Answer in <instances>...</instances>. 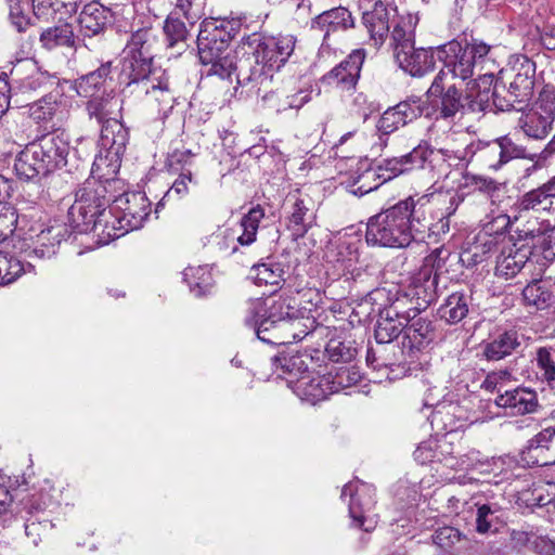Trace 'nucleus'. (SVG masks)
Returning <instances> with one entry per match:
<instances>
[{
    "mask_svg": "<svg viewBox=\"0 0 555 555\" xmlns=\"http://www.w3.org/2000/svg\"><path fill=\"white\" fill-rule=\"evenodd\" d=\"M495 404L513 415L534 413L539 408L535 391L528 388H515L506 390L495 399Z\"/></svg>",
    "mask_w": 555,
    "mask_h": 555,
    "instance_id": "23",
    "label": "nucleus"
},
{
    "mask_svg": "<svg viewBox=\"0 0 555 555\" xmlns=\"http://www.w3.org/2000/svg\"><path fill=\"white\" fill-rule=\"evenodd\" d=\"M426 406H434L435 410L433 411L431 415L429 416V421L431 424V427L435 428L437 431H446L451 433L456 429V422L454 420V412L457 409V406L451 402L446 403H437L435 404L429 399L425 400L424 403Z\"/></svg>",
    "mask_w": 555,
    "mask_h": 555,
    "instance_id": "42",
    "label": "nucleus"
},
{
    "mask_svg": "<svg viewBox=\"0 0 555 555\" xmlns=\"http://www.w3.org/2000/svg\"><path fill=\"white\" fill-rule=\"evenodd\" d=\"M521 338L522 336L514 328L498 332L482 344V354L489 361L504 359L520 347Z\"/></svg>",
    "mask_w": 555,
    "mask_h": 555,
    "instance_id": "24",
    "label": "nucleus"
},
{
    "mask_svg": "<svg viewBox=\"0 0 555 555\" xmlns=\"http://www.w3.org/2000/svg\"><path fill=\"white\" fill-rule=\"evenodd\" d=\"M555 120V93L544 89L534 105L519 118V127L532 139L542 140L550 133Z\"/></svg>",
    "mask_w": 555,
    "mask_h": 555,
    "instance_id": "14",
    "label": "nucleus"
},
{
    "mask_svg": "<svg viewBox=\"0 0 555 555\" xmlns=\"http://www.w3.org/2000/svg\"><path fill=\"white\" fill-rule=\"evenodd\" d=\"M29 262L24 264L20 259L0 253V286L15 282L27 270H33Z\"/></svg>",
    "mask_w": 555,
    "mask_h": 555,
    "instance_id": "48",
    "label": "nucleus"
},
{
    "mask_svg": "<svg viewBox=\"0 0 555 555\" xmlns=\"http://www.w3.org/2000/svg\"><path fill=\"white\" fill-rule=\"evenodd\" d=\"M535 65L525 57L508 70H501L494 80L492 73H479L469 87V107L482 113L494 106L500 111H521L533 95Z\"/></svg>",
    "mask_w": 555,
    "mask_h": 555,
    "instance_id": "1",
    "label": "nucleus"
},
{
    "mask_svg": "<svg viewBox=\"0 0 555 555\" xmlns=\"http://www.w3.org/2000/svg\"><path fill=\"white\" fill-rule=\"evenodd\" d=\"M154 59L121 53L120 77L125 82L124 92L138 98L144 95L146 104L157 106L158 113L167 117L175 103L169 76L153 66Z\"/></svg>",
    "mask_w": 555,
    "mask_h": 555,
    "instance_id": "3",
    "label": "nucleus"
},
{
    "mask_svg": "<svg viewBox=\"0 0 555 555\" xmlns=\"http://www.w3.org/2000/svg\"><path fill=\"white\" fill-rule=\"evenodd\" d=\"M441 319L449 324L461 322L468 313V300L462 293H453L446 299L438 310Z\"/></svg>",
    "mask_w": 555,
    "mask_h": 555,
    "instance_id": "44",
    "label": "nucleus"
},
{
    "mask_svg": "<svg viewBox=\"0 0 555 555\" xmlns=\"http://www.w3.org/2000/svg\"><path fill=\"white\" fill-rule=\"evenodd\" d=\"M288 201L292 205L287 227L294 236L302 237L314 222L312 202L308 197L302 198L297 195H292Z\"/></svg>",
    "mask_w": 555,
    "mask_h": 555,
    "instance_id": "28",
    "label": "nucleus"
},
{
    "mask_svg": "<svg viewBox=\"0 0 555 555\" xmlns=\"http://www.w3.org/2000/svg\"><path fill=\"white\" fill-rule=\"evenodd\" d=\"M512 240L515 241L513 245L503 249L496 259L495 274L505 279L519 273L532 255V246L528 241L519 242L516 233L512 235Z\"/></svg>",
    "mask_w": 555,
    "mask_h": 555,
    "instance_id": "19",
    "label": "nucleus"
},
{
    "mask_svg": "<svg viewBox=\"0 0 555 555\" xmlns=\"http://www.w3.org/2000/svg\"><path fill=\"white\" fill-rule=\"evenodd\" d=\"M20 66L12 68L10 77L14 85L15 94H26L36 91L42 87V77L39 74L27 76L25 78L20 77Z\"/></svg>",
    "mask_w": 555,
    "mask_h": 555,
    "instance_id": "57",
    "label": "nucleus"
},
{
    "mask_svg": "<svg viewBox=\"0 0 555 555\" xmlns=\"http://www.w3.org/2000/svg\"><path fill=\"white\" fill-rule=\"evenodd\" d=\"M488 154L499 155V159L490 163V168L498 170L514 158L524 156L525 150L515 144L509 138L501 137L489 143Z\"/></svg>",
    "mask_w": 555,
    "mask_h": 555,
    "instance_id": "43",
    "label": "nucleus"
},
{
    "mask_svg": "<svg viewBox=\"0 0 555 555\" xmlns=\"http://www.w3.org/2000/svg\"><path fill=\"white\" fill-rule=\"evenodd\" d=\"M535 366L538 377L552 385L555 382V348L539 347L535 351Z\"/></svg>",
    "mask_w": 555,
    "mask_h": 555,
    "instance_id": "49",
    "label": "nucleus"
},
{
    "mask_svg": "<svg viewBox=\"0 0 555 555\" xmlns=\"http://www.w3.org/2000/svg\"><path fill=\"white\" fill-rule=\"evenodd\" d=\"M112 72V63L106 62L95 70L90 72L74 81V89L79 96L95 98L105 86L106 79Z\"/></svg>",
    "mask_w": 555,
    "mask_h": 555,
    "instance_id": "31",
    "label": "nucleus"
},
{
    "mask_svg": "<svg viewBox=\"0 0 555 555\" xmlns=\"http://www.w3.org/2000/svg\"><path fill=\"white\" fill-rule=\"evenodd\" d=\"M30 144L36 150L48 173L66 164L69 144L63 133H48Z\"/></svg>",
    "mask_w": 555,
    "mask_h": 555,
    "instance_id": "18",
    "label": "nucleus"
},
{
    "mask_svg": "<svg viewBox=\"0 0 555 555\" xmlns=\"http://www.w3.org/2000/svg\"><path fill=\"white\" fill-rule=\"evenodd\" d=\"M253 278L258 285L279 286L284 281V270L280 263H259L251 268Z\"/></svg>",
    "mask_w": 555,
    "mask_h": 555,
    "instance_id": "51",
    "label": "nucleus"
},
{
    "mask_svg": "<svg viewBox=\"0 0 555 555\" xmlns=\"http://www.w3.org/2000/svg\"><path fill=\"white\" fill-rule=\"evenodd\" d=\"M9 20L18 31L24 33L30 26V18L25 13L24 3L21 0H8Z\"/></svg>",
    "mask_w": 555,
    "mask_h": 555,
    "instance_id": "62",
    "label": "nucleus"
},
{
    "mask_svg": "<svg viewBox=\"0 0 555 555\" xmlns=\"http://www.w3.org/2000/svg\"><path fill=\"white\" fill-rule=\"evenodd\" d=\"M443 73L436 75L426 92L428 98H437L429 107L430 116L436 114V119L453 120L457 114H464L466 107L473 112L469 107L468 92L470 85L476 79L466 83V95L464 96L459 85L456 82L448 85L449 81L443 80Z\"/></svg>",
    "mask_w": 555,
    "mask_h": 555,
    "instance_id": "11",
    "label": "nucleus"
},
{
    "mask_svg": "<svg viewBox=\"0 0 555 555\" xmlns=\"http://www.w3.org/2000/svg\"><path fill=\"white\" fill-rule=\"evenodd\" d=\"M247 43L254 47L255 66L249 70L240 69L237 83L246 86L253 81L262 83L285 66L295 51L297 38L289 34L264 36L254 34Z\"/></svg>",
    "mask_w": 555,
    "mask_h": 555,
    "instance_id": "7",
    "label": "nucleus"
},
{
    "mask_svg": "<svg viewBox=\"0 0 555 555\" xmlns=\"http://www.w3.org/2000/svg\"><path fill=\"white\" fill-rule=\"evenodd\" d=\"M39 42L48 51L60 47L73 48L76 42L74 28L69 23L47 27L40 33Z\"/></svg>",
    "mask_w": 555,
    "mask_h": 555,
    "instance_id": "36",
    "label": "nucleus"
},
{
    "mask_svg": "<svg viewBox=\"0 0 555 555\" xmlns=\"http://www.w3.org/2000/svg\"><path fill=\"white\" fill-rule=\"evenodd\" d=\"M423 115L430 117L427 101L418 96H410L387 108L377 121V129L383 134H390Z\"/></svg>",
    "mask_w": 555,
    "mask_h": 555,
    "instance_id": "15",
    "label": "nucleus"
},
{
    "mask_svg": "<svg viewBox=\"0 0 555 555\" xmlns=\"http://www.w3.org/2000/svg\"><path fill=\"white\" fill-rule=\"evenodd\" d=\"M287 91L285 89H276L269 91L261 96L262 105L276 113L287 111L286 106Z\"/></svg>",
    "mask_w": 555,
    "mask_h": 555,
    "instance_id": "64",
    "label": "nucleus"
},
{
    "mask_svg": "<svg viewBox=\"0 0 555 555\" xmlns=\"http://www.w3.org/2000/svg\"><path fill=\"white\" fill-rule=\"evenodd\" d=\"M121 109V100L116 96H95L88 101L87 112L91 118H95L103 126L104 121L117 118Z\"/></svg>",
    "mask_w": 555,
    "mask_h": 555,
    "instance_id": "39",
    "label": "nucleus"
},
{
    "mask_svg": "<svg viewBox=\"0 0 555 555\" xmlns=\"http://www.w3.org/2000/svg\"><path fill=\"white\" fill-rule=\"evenodd\" d=\"M387 292L384 288H377L369 293L360 304L362 310L371 307L369 314L376 313L378 319L375 325L374 334L378 344H389L396 339L404 327L415 318L411 311H402V300L396 299L390 305H384L382 301L388 299Z\"/></svg>",
    "mask_w": 555,
    "mask_h": 555,
    "instance_id": "9",
    "label": "nucleus"
},
{
    "mask_svg": "<svg viewBox=\"0 0 555 555\" xmlns=\"http://www.w3.org/2000/svg\"><path fill=\"white\" fill-rule=\"evenodd\" d=\"M477 154V147L475 146V142L467 144L464 149H430V162L446 163L447 166L443 169L446 176L448 175L449 168L451 167H460L466 166Z\"/></svg>",
    "mask_w": 555,
    "mask_h": 555,
    "instance_id": "38",
    "label": "nucleus"
},
{
    "mask_svg": "<svg viewBox=\"0 0 555 555\" xmlns=\"http://www.w3.org/2000/svg\"><path fill=\"white\" fill-rule=\"evenodd\" d=\"M194 154L189 149H175L171 151L166 159V167L169 172L177 173L178 171L191 170L189 167L192 164Z\"/></svg>",
    "mask_w": 555,
    "mask_h": 555,
    "instance_id": "61",
    "label": "nucleus"
},
{
    "mask_svg": "<svg viewBox=\"0 0 555 555\" xmlns=\"http://www.w3.org/2000/svg\"><path fill=\"white\" fill-rule=\"evenodd\" d=\"M430 157V147L427 143H421L410 153L400 156L401 164L405 172L415 168L423 167L424 163Z\"/></svg>",
    "mask_w": 555,
    "mask_h": 555,
    "instance_id": "58",
    "label": "nucleus"
},
{
    "mask_svg": "<svg viewBox=\"0 0 555 555\" xmlns=\"http://www.w3.org/2000/svg\"><path fill=\"white\" fill-rule=\"evenodd\" d=\"M67 230L64 224H52L37 234L36 246L33 249L37 258H50L55 254L56 247L64 240Z\"/></svg>",
    "mask_w": 555,
    "mask_h": 555,
    "instance_id": "37",
    "label": "nucleus"
},
{
    "mask_svg": "<svg viewBox=\"0 0 555 555\" xmlns=\"http://www.w3.org/2000/svg\"><path fill=\"white\" fill-rule=\"evenodd\" d=\"M490 46L483 42H472L463 47L452 40L437 48V56L443 66L437 75H443V80L460 79L462 82L474 80L476 70L481 72L483 63L489 61Z\"/></svg>",
    "mask_w": 555,
    "mask_h": 555,
    "instance_id": "8",
    "label": "nucleus"
},
{
    "mask_svg": "<svg viewBox=\"0 0 555 555\" xmlns=\"http://www.w3.org/2000/svg\"><path fill=\"white\" fill-rule=\"evenodd\" d=\"M263 217L264 209L260 205L251 207L248 212L243 216L240 222L242 233L237 236V242L241 245L248 246L256 241L259 223Z\"/></svg>",
    "mask_w": 555,
    "mask_h": 555,
    "instance_id": "46",
    "label": "nucleus"
},
{
    "mask_svg": "<svg viewBox=\"0 0 555 555\" xmlns=\"http://www.w3.org/2000/svg\"><path fill=\"white\" fill-rule=\"evenodd\" d=\"M534 211L552 217L555 222V177L537 189L526 192L511 206L507 214L501 216L506 225L517 222L522 214Z\"/></svg>",
    "mask_w": 555,
    "mask_h": 555,
    "instance_id": "13",
    "label": "nucleus"
},
{
    "mask_svg": "<svg viewBox=\"0 0 555 555\" xmlns=\"http://www.w3.org/2000/svg\"><path fill=\"white\" fill-rule=\"evenodd\" d=\"M527 454L533 464L544 466L555 463V427L538 433L528 442Z\"/></svg>",
    "mask_w": 555,
    "mask_h": 555,
    "instance_id": "26",
    "label": "nucleus"
},
{
    "mask_svg": "<svg viewBox=\"0 0 555 555\" xmlns=\"http://www.w3.org/2000/svg\"><path fill=\"white\" fill-rule=\"evenodd\" d=\"M114 214H105L112 220L106 227V240L114 241L130 231L141 229L151 212V202L142 192H128L113 198Z\"/></svg>",
    "mask_w": 555,
    "mask_h": 555,
    "instance_id": "10",
    "label": "nucleus"
},
{
    "mask_svg": "<svg viewBox=\"0 0 555 555\" xmlns=\"http://www.w3.org/2000/svg\"><path fill=\"white\" fill-rule=\"evenodd\" d=\"M383 183H379V175L378 170L375 169V167H370L365 169L357 180L354 181L353 194L356 195H364L367 194L377 188H379Z\"/></svg>",
    "mask_w": 555,
    "mask_h": 555,
    "instance_id": "60",
    "label": "nucleus"
},
{
    "mask_svg": "<svg viewBox=\"0 0 555 555\" xmlns=\"http://www.w3.org/2000/svg\"><path fill=\"white\" fill-rule=\"evenodd\" d=\"M293 391L304 401L311 404L324 400L331 393L330 377L307 372L296 379H287Z\"/></svg>",
    "mask_w": 555,
    "mask_h": 555,
    "instance_id": "20",
    "label": "nucleus"
},
{
    "mask_svg": "<svg viewBox=\"0 0 555 555\" xmlns=\"http://www.w3.org/2000/svg\"><path fill=\"white\" fill-rule=\"evenodd\" d=\"M433 338V328L429 321L418 318L404 327L403 347L422 349Z\"/></svg>",
    "mask_w": 555,
    "mask_h": 555,
    "instance_id": "41",
    "label": "nucleus"
},
{
    "mask_svg": "<svg viewBox=\"0 0 555 555\" xmlns=\"http://www.w3.org/2000/svg\"><path fill=\"white\" fill-rule=\"evenodd\" d=\"M272 361L276 371L281 370L282 373H287L296 378L308 372L307 364L299 354L281 353L275 356Z\"/></svg>",
    "mask_w": 555,
    "mask_h": 555,
    "instance_id": "55",
    "label": "nucleus"
},
{
    "mask_svg": "<svg viewBox=\"0 0 555 555\" xmlns=\"http://www.w3.org/2000/svg\"><path fill=\"white\" fill-rule=\"evenodd\" d=\"M365 52L363 49L353 50L344 61L322 76L321 82L341 91L354 89L360 78Z\"/></svg>",
    "mask_w": 555,
    "mask_h": 555,
    "instance_id": "17",
    "label": "nucleus"
},
{
    "mask_svg": "<svg viewBox=\"0 0 555 555\" xmlns=\"http://www.w3.org/2000/svg\"><path fill=\"white\" fill-rule=\"evenodd\" d=\"M325 352L332 362L347 363L356 357L357 349L352 341L333 338L326 344Z\"/></svg>",
    "mask_w": 555,
    "mask_h": 555,
    "instance_id": "56",
    "label": "nucleus"
},
{
    "mask_svg": "<svg viewBox=\"0 0 555 555\" xmlns=\"http://www.w3.org/2000/svg\"><path fill=\"white\" fill-rule=\"evenodd\" d=\"M326 257L330 262L334 263L338 274L349 272L358 260L357 250L346 242L338 243L335 249L327 253Z\"/></svg>",
    "mask_w": 555,
    "mask_h": 555,
    "instance_id": "47",
    "label": "nucleus"
},
{
    "mask_svg": "<svg viewBox=\"0 0 555 555\" xmlns=\"http://www.w3.org/2000/svg\"><path fill=\"white\" fill-rule=\"evenodd\" d=\"M390 12L397 10L389 9L387 0H376L373 10L363 13V24L375 46H380L388 36Z\"/></svg>",
    "mask_w": 555,
    "mask_h": 555,
    "instance_id": "25",
    "label": "nucleus"
},
{
    "mask_svg": "<svg viewBox=\"0 0 555 555\" xmlns=\"http://www.w3.org/2000/svg\"><path fill=\"white\" fill-rule=\"evenodd\" d=\"M112 22V10L98 1L87 3L78 16L79 30L85 37L102 34Z\"/></svg>",
    "mask_w": 555,
    "mask_h": 555,
    "instance_id": "21",
    "label": "nucleus"
},
{
    "mask_svg": "<svg viewBox=\"0 0 555 555\" xmlns=\"http://www.w3.org/2000/svg\"><path fill=\"white\" fill-rule=\"evenodd\" d=\"M392 23L389 44L393 51V56H396L397 53L412 49L414 46L417 18L412 14H406L398 16Z\"/></svg>",
    "mask_w": 555,
    "mask_h": 555,
    "instance_id": "30",
    "label": "nucleus"
},
{
    "mask_svg": "<svg viewBox=\"0 0 555 555\" xmlns=\"http://www.w3.org/2000/svg\"><path fill=\"white\" fill-rule=\"evenodd\" d=\"M448 442L446 440H438L430 438L418 444L414 451V459L420 464L424 465L429 462H441L442 455L447 452Z\"/></svg>",
    "mask_w": 555,
    "mask_h": 555,
    "instance_id": "50",
    "label": "nucleus"
},
{
    "mask_svg": "<svg viewBox=\"0 0 555 555\" xmlns=\"http://www.w3.org/2000/svg\"><path fill=\"white\" fill-rule=\"evenodd\" d=\"M244 322L254 328L257 337L271 345H286L299 337L297 328L305 327L296 310L281 299H249L246 302Z\"/></svg>",
    "mask_w": 555,
    "mask_h": 555,
    "instance_id": "6",
    "label": "nucleus"
},
{
    "mask_svg": "<svg viewBox=\"0 0 555 555\" xmlns=\"http://www.w3.org/2000/svg\"><path fill=\"white\" fill-rule=\"evenodd\" d=\"M514 233L518 235L519 242L528 241L532 248L541 245L544 258L555 257V227L548 220L541 222L538 228H516Z\"/></svg>",
    "mask_w": 555,
    "mask_h": 555,
    "instance_id": "27",
    "label": "nucleus"
},
{
    "mask_svg": "<svg viewBox=\"0 0 555 555\" xmlns=\"http://www.w3.org/2000/svg\"><path fill=\"white\" fill-rule=\"evenodd\" d=\"M352 26L351 13L345 8H335L318 15L312 22V28L324 30V40L332 33L346 30Z\"/></svg>",
    "mask_w": 555,
    "mask_h": 555,
    "instance_id": "32",
    "label": "nucleus"
},
{
    "mask_svg": "<svg viewBox=\"0 0 555 555\" xmlns=\"http://www.w3.org/2000/svg\"><path fill=\"white\" fill-rule=\"evenodd\" d=\"M427 197L408 196L372 216L366 224V243L372 246L404 248L414 241L425 240L429 221L423 202Z\"/></svg>",
    "mask_w": 555,
    "mask_h": 555,
    "instance_id": "2",
    "label": "nucleus"
},
{
    "mask_svg": "<svg viewBox=\"0 0 555 555\" xmlns=\"http://www.w3.org/2000/svg\"><path fill=\"white\" fill-rule=\"evenodd\" d=\"M29 117L36 122H49L61 119L63 109L62 104L53 94L42 96L40 100L31 103L28 109Z\"/></svg>",
    "mask_w": 555,
    "mask_h": 555,
    "instance_id": "40",
    "label": "nucleus"
},
{
    "mask_svg": "<svg viewBox=\"0 0 555 555\" xmlns=\"http://www.w3.org/2000/svg\"><path fill=\"white\" fill-rule=\"evenodd\" d=\"M113 184L109 180H87L76 192L75 202L68 209L72 228L80 233L90 231L99 246L111 243L104 236H107L106 227L112 225V220L104 215L115 211L111 205Z\"/></svg>",
    "mask_w": 555,
    "mask_h": 555,
    "instance_id": "4",
    "label": "nucleus"
},
{
    "mask_svg": "<svg viewBox=\"0 0 555 555\" xmlns=\"http://www.w3.org/2000/svg\"><path fill=\"white\" fill-rule=\"evenodd\" d=\"M438 279L431 275V270L421 269L414 278L412 295L417 300V307L410 308L411 314L415 318L422 309H426L437 299Z\"/></svg>",
    "mask_w": 555,
    "mask_h": 555,
    "instance_id": "29",
    "label": "nucleus"
},
{
    "mask_svg": "<svg viewBox=\"0 0 555 555\" xmlns=\"http://www.w3.org/2000/svg\"><path fill=\"white\" fill-rule=\"evenodd\" d=\"M184 281L195 296L206 294L214 285L210 270L206 266L188 267L183 272Z\"/></svg>",
    "mask_w": 555,
    "mask_h": 555,
    "instance_id": "45",
    "label": "nucleus"
},
{
    "mask_svg": "<svg viewBox=\"0 0 555 555\" xmlns=\"http://www.w3.org/2000/svg\"><path fill=\"white\" fill-rule=\"evenodd\" d=\"M177 173L178 178L173 181L171 188L166 193V196L168 197L172 194L178 197H183L188 195L192 189L198 185V180L191 170L178 171Z\"/></svg>",
    "mask_w": 555,
    "mask_h": 555,
    "instance_id": "59",
    "label": "nucleus"
},
{
    "mask_svg": "<svg viewBox=\"0 0 555 555\" xmlns=\"http://www.w3.org/2000/svg\"><path fill=\"white\" fill-rule=\"evenodd\" d=\"M331 393L340 391L361 380V374L354 366H341L335 374L328 373Z\"/></svg>",
    "mask_w": 555,
    "mask_h": 555,
    "instance_id": "53",
    "label": "nucleus"
},
{
    "mask_svg": "<svg viewBox=\"0 0 555 555\" xmlns=\"http://www.w3.org/2000/svg\"><path fill=\"white\" fill-rule=\"evenodd\" d=\"M156 44L155 30L151 27H143L131 34L121 53L154 59Z\"/></svg>",
    "mask_w": 555,
    "mask_h": 555,
    "instance_id": "34",
    "label": "nucleus"
},
{
    "mask_svg": "<svg viewBox=\"0 0 555 555\" xmlns=\"http://www.w3.org/2000/svg\"><path fill=\"white\" fill-rule=\"evenodd\" d=\"M348 494L350 496L349 515L352 522L364 531L372 530L376 521L370 518L367 513L375 505L374 488L357 480L345 485L343 488L341 498L345 499Z\"/></svg>",
    "mask_w": 555,
    "mask_h": 555,
    "instance_id": "16",
    "label": "nucleus"
},
{
    "mask_svg": "<svg viewBox=\"0 0 555 555\" xmlns=\"http://www.w3.org/2000/svg\"><path fill=\"white\" fill-rule=\"evenodd\" d=\"M241 23L236 20H205L197 36L198 57L206 69V75H216L221 79H231L237 75L243 64L237 66L236 54L230 48L238 34Z\"/></svg>",
    "mask_w": 555,
    "mask_h": 555,
    "instance_id": "5",
    "label": "nucleus"
},
{
    "mask_svg": "<svg viewBox=\"0 0 555 555\" xmlns=\"http://www.w3.org/2000/svg\"><path fill=\"white\" fill-rule=\"evenodd\" d=\"M129 141V130L118 118L104 121L99 139L100 153L93 166L96 170L107 168V173L115 172Z\"/></svg>",
    "mask_w": 555,
    "mask_h": 555,
    "instance_id": "12",
    "label": "nucleus"
},
{
    "mask_svg": "<svg viewBox=\"0 0 555 555\" xmlns=\"http://www.w3.org/2000/svg\"><path fill=\"white\" fill-rule=\"evenodd\" d=\"M399 157H392L384 159L378 166L375 167L378 170L379 183H385L399 175L405 173L403 165Z\"/></svg>",
    "mask_w": 555,
    "mask_h": 555,
    "instance_id": "63",
    "label": "nucleus"
},
{
    "mask_svg": "<svg viewBox=\"0 0 555 555\" xmlns=\"http://www.w3.org/2000/svg\"><path fill=\"white\" fill-rule=\"evenodd\" d=\"M501 509L496 505L482 504L478 506L476 516V530L479 533L494 532L498 530Z\"/></svg>",
    "mask_w": 555,
    "mask_h": 555,
    "instance_id": "52",
    "label": "nucleus"
},
{
    "mask_svg": "<svg viewBox=\"0 0 555 555\" xmlns=\"http://www.w3.org/2000/svg\"><path fill=\"white\" fill-rule=\"evenodd\" d=\"M395 60L399 67L412 77H423L435 68V51L429 49H412L397 53Z\"/></svg>",
    "mask_w": 555,
    "mask_h": 555,
    "instance_id": "22",
    "label": "nucleus"
},
{
    "mask_svg": "<svg viewBox=\"0 0 555 555\" xmlns=\"http://www.w3.org/2000/svg\"><path fill=\"white\" fill-rule=\"evenodd\" d=\"M14 170L20 179L26 181L49 175L30 143L16 156Z\"/></svg>",
    "mask_w": 555,
    "mask_h": 555,
    "instance_id": "33",
    "label": "nucleus"
},
{
    "mask_svg": "<svg viewBox=\"0 0 555 555\" xmlns=\"http://www.w3.org/2000/svg\"><path fill=\"white\" fill-rule=\"evenodd\" d=\"M164 34L166 37L167 46L169 48L180 47L181 49L185 46L188 37V30L185 24L173 14H170L164 24Z\"/></svg>",
    "mask_w": 555,
    "mask_h": 555,
    "instance_id": "54",
    "label": "nucleus"
},
{
    "mask_svg": "<svg viewBox=\"0 0 555 555\" xmlns=\"http://www.w3.org/2000/svg\"><path fill=\"white\" fill-rule=\"evenodd\" d=\"M522 304L534 311L546 310L554 302V295L548 285L541 280H533L525 286L521 293Z\"/></svg>",
    "mask_w": 555,
    "mask_h": 555,
    "instance_id": "35",
    "label": "nucleus"
}]
</instances>
